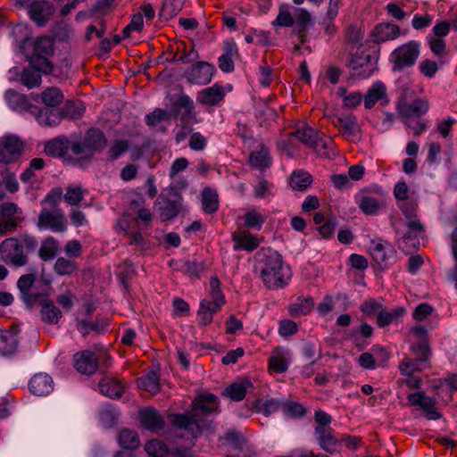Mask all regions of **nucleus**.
I'll use <instances>...</instances> for the list:
<instances>
[{
	"label": "nucleus",
	"mask_w": 457,
	"mask_h": 457,
	"mask_svg": "<svg viewBox=\"0 0 457 457\" xmlns=\"http://www.w3.org/2000/svg\"><path fill=\"white\" fill-rule=\"evenodd\" d=\"M421 362L419 359L405 357L400 361L398 368L403 375L410 376L422 370Z\"/></svg>",
	"instance_id": "bf43d9fd"
},
{
	"label": "nucleus",
	"mask_w": 457,
	"mask_h": 457,
	"mask_svg": "<svg viewBox=\"0 0 457 457\" xmlns=\"http://www.w3.org/2000/svg\"><path fill=\"white\" fill-rule=\"evenodd\" d=\"M54 53V42L49 37H41L34 45L33 55H51Z\"/></svg>",
	"instance_id": "13d9d810"
},
{
	"label": "nucleus",
	"mask_w": 457,
	"mask_h": 457,
	"mask_svg": "<svg viewBox=\"0 0 457 457\" xmlns=\"http://www.w3.org/2000/svg\"><path fill=\"white\" fill-rule=\"evenodd\" d=\"M118 441L124 449L133 450L140 445V440L137 433L129 428H123L120 431Z\"/></svg>",
	"instance_id": "ea45409f"
},
{
	"label": "nucleus",
	"mask_w": 457,
	"mask_h": 457,
	"mask_svg": "<svg viewBox=\"0 0 457 457\" xmlns=\"http://www.w3.org/2000/svg\"><path fill=\"white\" fill-rule=\"evenodd\" d=\"M407 399L411 406L420 407L428 420H436L441 418L440 413L436 409V400L428 396L424 392L410 394Z\"/></svg>",
	"instance_id": "2eb2a0df"
},
{
	"label": "nucleus",
	"mask_w": 457,
	"mask_h": 457,
	"mask_svg": "<svg viewBox=\"0 0 457 457\" xmlns=\"http://www.w3.org/2000/svg\"><path fill=\"white\" fill-rule=\"evenodd\" d=\"M314 436L320 447L328 453H336L341 445V440L332 428L314 431Z\"/></svg>",
	"instance_id": "412c9836"
},
{
	"label": "nucleus",
	"mask_w": 457,
	"mask_h": 457,
	"mask_svg": "<svg viewBox=\"0 0 457 457\" xmlns=\"http://www.w3.org/2000/svg\"><path fill=\"white\" fill-rule=\"evenodd\" d=\"M21 83L29 88L37 87L41 83V75L34 68L25 69L21 76Z\"/></svg>",
	"instance_id": "4d7b16f0"
},
{
	"label": "nucleus",
	"mask_w": 457,
	"mask_h": 457,
	"mask_svg": "<svg viewBox=\"0 0 457 457\" xmlns=\"http://www.w3.org/2000/svg\"><path fill=\"white\" fill-rule=\"evenodd\" d=\"M29 386L34 395H45L53 390V379L46 373H38L31 378Z\"/></svg>",
	"instance_id": "a878e982"
},
{
	"label": "nucleus",
	"mask_w": 457,
	"mask_h": 457,
	"mask_svg": "<svg viewBox=\"0 0 457 457\" xmlns=\"http://www.w3.org/2000/svg\"><path fill=\"white\" fill-rule=\"evenodd\" d=\"M237 54V47L234 45L228 44L224 48V54L219 57V68L225 72H230L234 70L233 56Z\"/></svg>",
	"instance_id": "8fccbe9b"
},
{
	"label": "nucleus",
	"mask_w": 457,
	"mask_h": 457,
	"mask_svg": "<svg viewBox=\"0 0 457 457\" xmlns=\"http://www.w3.org/2000/svg\"><path fill=\"white\" fill-rule=\"evenodd\" d=\"M0 257L4 262L14 267H21L28 263L23 246L15 237L6 238L0 244Z\"/></svg>",
	"instance_id": "423d86ee"
},
{
	"label": "nucleus",
	"mask_w": 457,
	"mask_h": 457,
	"mask_svg": "<svg viewBox=\"0 0 457 457\" xmlns=\"http://www.w3.org/2000/svg\"><path fill=\"white\" fill-rule=\"evenodd\" d=\"M17 348V338L11 331L0 332V354L7 355L15 352Z\"/></svg>",
	"instance_id": "de8ad7c7"
},
{
	"label": "nucleus",
	"mask_w": 457,
	"mask_h": 457,
	"mask_svg": "<svg viewBox=\"0 0 457 457\" xmlns=\"http://www.w3.org/2000/svg\"><path fill=\"white\" fill-rule=\"evenodd\" d=\"M400 35V28L392 23H380L372 31L373 41L377 44L394 40Z\"/></svg>",
	"instance_id": "393cba45"
},
{
	"label": "nucleus",
	"mask_w": 457,
	"mask_h": 457,
	"mask_svg": "<svg viewBox=\"0 0 457 457\" xmlns=\"http://www.w3.org/2000/svg\"><path fill=\"white\" fill-rule=\"evenodd\" d=\"M240 219L244 220L245 228L260 230L266 222L267 216L262 213L259 209L252 207L248 209Z\"/></svg>",
	"instance_id": "c85d7f7f"
},
{
	"label": "nucleus",
	"mask_w": 457,
	"mask_h": 457,
	"mask_svg": "<svg viewBox=\"0 0 457 457\" xmlns=\"http://www.w3.org/2000/svg\"><path fill=\"white\" fill-rule=\"evenodd\" d=\"M349 68L352 76L359 79H366L371 76L376 69L375 62L368 54H355L352 56Z\"/></svg>",
	"instance_id": "4468645a"
},
{
	"label": "nucleus",
	"mask_w": 457,
	"mask_h": 457,
	"mask_svg": "<svg viewBox=\"0 0 457 457\" xmlns=\"http://www.w3.org/2000/svg\"><path fill=\"white\" fill-rule=\"evenodd\" d=\"M210 296L209 303L220 309L225 304V297L220 290V282L217 277H212L210 280Z\"/></svg>",
	"instance_id": "3c124183"
},
{
	"label": "nucleus",
	"mask_w": 457,
	"mask_h": 457,
	"mask_svg": "<svg viewBox=\"0 0 457 457\" xmlns=\"http://www.w3.org/2000/svg\"><path fill=\"white\" fill-rule=\"evenodd\" d=\"M119 418L118 411L112 406H104L99 411V419L105 427L113 426Z\"/></svg>",
	"instance_id": "680f3d73"
},
{
	"label": "nucleus",
	"mask_w": 457,
	"mask_h": 457,
	"mask_svg": "<svg viewBox=\"0 0 457 457\" xmlns=\"http://www.w3.org/2000/svg\"><path fill=\"white\" fill-rule=\"evenodd\" d=\"M36 281L35 275L25 274L19 278L17 287L20 291V296L22 302L29 307L33 306L40 296L38 293L32 291V287Z\"/></svg>",
	"instance_id": "a211bd4d"
},
{
	"label": "nucleus",
	"mask_w": 457,
	"mask_h": 457,
	"mask_svg": "<svg viewBox=\"0 0 457 457\" xmlns=\"http://www.w3.org/2000/svg\"><path fill=\"white\" fill-rule=\"evenodd\" d=\"M87 190L81 186H69L63 195L64 201L70 205H78L87 194Z\"/></svg>",
	"instance_id": "864d4df0"
},
{
	"label": "nucleus",
	"mask_w": 457,
	"mask_h": 457,
	"mask_svg": "<svg viewBox=\"0 0 457 457\" xmlns=\"http://www.w3.org/2000/svg\"><path fill=\"white\" fill-rule=\"evenodd\" d=\"M98 356L89 350L80 351L73 356L76 370L85 375H91L96 372L98 367Z\"/></svg>",
	"instance_id": "dca6fc26"
},
{
	"label": "nucleus",
	"mask_w": 457,
	"mask_h": 457,
	"mask_svg": "<svg viewBox=\"0 0 457 457\" xmlns=\"http://www.w3.org/2000/svg\"><path fill=\"white\" fill-rule=\"evenodd\" d=\"M78 265L74 261L59 257L54 264V271L59 276H71L76 273Z\"/></svg>",
	"instance_id": "09e8293b"
},
{
	"label": "nucleus",
	"mask_w": 457,
	"mask_h": 457,
	"mask_svg": "<svg viewBox=\"0 0 457 457\" xmlns=\"http://www.w3.org/2000/svg\"><path fill=\"white\" fill-rule=\"evenodd\" d=\"M54 4L46 0H34L28 10L29 18L38 26L44 27L54 13Z\"/></svg>",
	"instance_id": "ddd939ff"
},
{
	"label": "nucleus",
	"mask_w": 457,
	"mask_h": 457,
	"mask_svg": "<svg viewBox=\"0 0 457 457\" xmlns=\"http://www.w3.org/2000/svg\"><path fill=\"white\" fill-rule=\"evenodd\" d=\"M36 116L37 122L42 126L54 127L58 125L62 120V114L56 109H50L48 107L38 109L36 113H32Z\"/></svg>",
	"instance_id": "7c9ffc66"
},
{
	"label": "nucleus",
	"mask_w": 457,
	"mask_h": 457,
	"mask_svg": "<svg viewBox=\"0 0 457 457\" xmlns=\"http://www.w3.org/2000/svg\"><path fill=\"white\" fill-rule=\"evenodd\" d=\"M313 305L314 303L312 297H299L296 302L289 306V312L295 317L307 315L312 312Z\"/></svg>",
	"instance_id": "37998d69"
},
{
	"label": "nucleus",
	"mask_w": 457,
	"mask_h": 457,
	"mask_svg": "<svg viewBox=\"0 0 457 457\" xmlns=\"http://www.w3.org/2000/svg\"><path fill=\"white\" fill-rule=\"evenodd\" d=\"M42 100L48 107H54L62 102L63 95L57 87H48L42 93Z\"/></svg>",
	"instance_id": "6e6d98bb"
},
{
	"label": "nucleus",
	"mask_w": 457,
	"mask_h": 457,
	"mask_svg": "<svg viewBox=\"0 0 457 457\" xmlns=\"http://www.w3.org/2000/svg\"><path fill=\"white\" fill-rule=\"evenodd\" d=\"M48 56L49 55H32L30 60L32 68L37 70L38 72H51L52 65L47 58Z\"/></svg>",
	"instance_id": "338daca9"
},
{
	"label": "nucleus",
	"mask_w": 457,
	"mask_h": 457,
	"mask_svg": "<svg viewBox=\"0 0 457 457\" xmlns=\"http://www.w3.org/2000/svg\"><path fill=\"white\" fill-rule=\"evenodd\" d=\"M23 220L21 207L12 202H4L0 205V235L14 231L20 221Z\"/></svg>",
	"instance_id": "6e6552de"
},
{
	"label": "nucleus",
	"mask_w": 457,
	"mask_h": 457,
	"mask_svg": "<svg viewBox=\"0 0 457 457\" xmlns=\"http://www.w3.org/2000/svg\"><path fill=\"white\" fill-rule=\"evenodd\" d=\"M145 450L151 457H168L170 451L162 441L152 439L145 445Z\"/></svg>",
	"instance_id": "49530a36"
},
{
	"label": "nucleus",
	"mask_w": 457,
	"mask_h": 457,
	"mask_svg": "<svg viewBox=\"0 0 457 457\" xmlns=\"http://www.w3.org/2000/svg\"><path fill=\"white\" fill-rule=\"evenodd\" d=\"M170 114L162 109H155L145 116V123L150 127H155L164 120H170Z\"/></svg>",
	"instance_id": "0e129e2a"
},
{
	"label": "nucleus",
	"mask_w": 457,
	"mask_h": 457,
	"mask_svg": "<svg viewBox=\"0 0 457 457\" xmlns=\"http://www.w3.org/2000/svg\"><path fill=\"white\" fill-rule=\"evenodd\" d=\"M231 238L234 242L233 249L235 251L245 250L246 252H253L259 247L261 243V238L247 229L235 230L231 235Z\"/></svg>",
	"instance_id": "f3484780"
},
{
	"label": "nucleus",
	"mask_w": 457,
	"mask_h": 457,
	"mask_svg": "<svg viewBox=\"0 0 457 457\" xmlns=\"http://www.w3.org/2000/svg\"><path fill=\"white\" fill-rule=\"evenodd\" d=\"M408 90L398 99L396 104L397 113L401 120L420 117L426 114L429 109V103L425 98H417L411 103L408 102Z\"/></svg>",
	"instance_id": "0eeeda50"
},
{
	"label": "nucleus",
	"mask_w": 457,
	"mask_h": 457,
	"mask_svg": "<svg viewBox=\"0 0 457 457\" xmlns=\"http://www.w3.org/2000/svg\"><path fill=\"white\" fill-rule=\"evenodd\" d=\"M23 142L16 136H6L0 140V162L12 163L18 160L23 152Z\"/></svg>",
	"instance_id": "9b49d317"
},
{
	"label": "nucleus",
	"mask_w": 457,
	"mask_h": 457,
	"mask_svg": "<svg viewBox=\"0 0 457 457\" xmlns=\"http://www.w3.org/2000/svg\"><path fill=\"white\" fill-rule=\"evenodd\" d=\"M41 320L48 324H57L62 318L61 310L51 300H44L40 303Z\"/></svg>",
	"instance_id": "cd10ccee"
},
{
	"label": "nucleus",
	"mask_w": 457,
	"mask_h": 457,
	"mask_svg": "<svg viewBox=\"0 0 457 457\" xmlns=\"http://www.w3.org/2000/svg\"><path fill=\"white\" fill-rule=\"evenodd\" d=\"M203 209L207 213H212L218 210V195L214 190L205 188L202 194Z\"/></svg>",
	"instance_id": "603ef678"
},
{
	"label": "nucleus",
	"mask_w": 457,
	"mask_h": 457,
	"mask_svg": "<svg viewBox=\"0 0 457 457\" xmlns=\"http://www.w3.org/2000/svg\"><path fill=\"white\" fill-rule=\"evenodd\" d=\"M262 263L261 278L269 289L280 288L288 283L291 271L287 266H284L282 258L277 252L268 254Z\"/></svg>",
	"instance_id": "7ed1b4c3"
},
{
	"label": "nucleus",
	"mask_w": 457,
	"mask_h": 457,
	"mask_svg": "<svg viewBox=\"0 0 457 457\" xmlns=\"http://www.w3.org/2000/svg\"><path fill=\"white\" fill-rule=\"evenodd\" d=\"M386 98V87L381 81L375 82L363 96L364 107L371 109L379 100Z\"/></svg>",
	"instance_id": "bb28decb"
},
{
	"label": "nucleus",
	"mask_w": 457,
	"mask_h": 457,
	"mask_svg": "<svg viewBox=\"0 0 457 457\" xmlns=\"http://www.w3.org/2000/svg\"><path fill=\"white\" fill-rule=\"evenodd\" d=\"M332 123L347 141L356 143L361 139V126L354 115L337 116L332 120Z\"/></svg>",
	"instance_id": "1a4fd4ad"
},
{
	"label": "nucleus",
	"mask_w": 457,
	"mask_h": 457,
	"mask_svg": "<svg viewBox=\"0 0 457 457\" xmlns=\"http://www.w3.org/2000/svg\"><path fill=\"white\" fill-rule=\"evenodd\" d=\"M69 141L64 137H58L48 141L45 145V153L52 157H62L69 150Z\"/></svg>",
	"instance_id": "2f4dec72"
},
{
	"label": "nucleus",
	"mask_w": 457,
	"mask_h": 457,
	"mask_svg": "<svg viewBox=\"0 0 457 457\" xmlns=\"http://www.w3.org/2000/svg\"><path fill=\"white\" fill-rule=\"evenodd\" d=\"M295 22L298 29L299 34L303 33L312 21L310 12L303 8L295 9Z\"/></svg>",
	"instance_id": "e2e57ef3"
},
{
	"label": "nucleus",
	"mask_w": 457,
	"mask_h": 457,
	"mask_svg": "<svg viewBox=\"0 0 457 457\" xmlns=\"http://www.w3.org/2000/svg\"><path fill=\"white\" fill-rule=\"evenodd\" d=\"M420 43L410 41L393 51L391 61L394 63V71H401L414 65L420 55Z\"/></svg>",
	"instance_id": "39448f33"
},
{
	"label": "nucleus",
	"mask_w": 457,
	"mask_h": 457,
	"mask_svg": "<svg viewBox=\"0 0 457 457\" xmlns=\"http://www.w3.org/2000/svg\"><path fill=\"white\" fill-rule=\"evenodd\" d=\"M138 418L141 425L152 432H158L164 427L163 417L154 408L140 410Z\"/></svg>",
	"instance_id": "4be33fe9"
},
{
	"label": "nucleus",
	"mask_w": 457,
	"mask_h": 457,
	"mask_svg": "<svg viewBox=\"0 0 457 457\" xmlns=\"http://www.w3.org/2000/svg\"><path fill=\"white\" fill-rule=\"evenodd\" d=\"M253 387V384L249 379H244L241 382H236L228 386L225 390L226 395L231 400L242 401L249 388Z\"/></svg>",
	"instance_id": "72a5a7b5"
},
{
	"label": "nucleus",
	"mask_w": 457,
	"mask_h": 457,
	"mask_svg": "<svg viewBox=\"0 0 457 457\" xmlns=\"http://www.w3.org/2000/svg\"><path fill=\"white\" fill-rule=\"evenodd\" d=\"M137 386L140 389L155 394L159 391V375L156 371L151 370L145 375L137 378Z\"/></svg>",
	"instance_id": "e433bc0d"
},
{
	"label": "nucleus",
	"mask_w": 457,
	"mask_h": 457,
	"mask_svg": "<svg viewBox=\"0 0 457 457\" xmlns=\"http://www.w3.org/2000/svg\"><path fill=\"white\" fill-rule=\"evenodd\" d=\"M269 368L278 373L287 371L288 368V361L286 351L280 347L276 348L270 357Z\"/></svg>",
	"instance_id": "473e14b6"
},
{
	"label": "nucleus",
	"mask_w": 457,
	"mask_h": 457,
	"mask_svg": "<svg viewBox=\"0 0 457 457\" xmlns=\"http://www.w3.org/2000/svg\"><path fill=\"white\" fill-rule=\"evenodd\" d=\"M337 96L342 99L343 104L346 108H355L361 104L363 96L357 91L348 92L345 87H339Z\"/></svg>",
	"instance_id": "c03bdc74"
},
{
	"label": "nucleus",
	"mask_w": 457,
	"mask_h": 457,
	"mask_svg": "<svg viewBox=\"0 0 457 457\" xmlns=\"http://www.w3.org/2000/svg\"><path fill=\"white\" fill-rule=\"evenodd\" d=\"M370 254L373 260L380 266L386 267L393 263L396 258V251L388 243H372Z\"/></svg>",
	"instance_id": "aec40b11"
},
{
	"label": "nucleus",
	"mask_w": 457,
	"mask_h": 457,
	"mask_svg": "<svg viewBox=\"0 0 457 457\" xmlns=\"http://www.w3.org/2000/svg\"><path fill=\"white\" fill-rule=\"evenodd\" d=\"M84 140L93 152L101 150L107 145V140L104 133L96 129H88Z\"/></svg>",
	"instance_id": "58836bf2"
},
{
	"label": "nucleus",
	"mask_w": 457,
	"mask_h": 457,
	"mask_svg": "<svg viewBox=\"0 0 457 457\" xmlns=\"http://www.w3.org/2000/svg\"><path fill=\"white\" fill-rule=\"evenodd\" d=\"M295 137L300 142L312 148L319 155H328L327 149L331 144V139L323 133L316 131L304 124L299 126L296 130L290 134Z\"/></svg>",
	"instance_id": "20e7f679"
},
{
	"label": "nucleus",
	"mask_w": 457,
	"mask_h": 457,
	"mask_svg": "<svg viewBox=\"0 0 457 457\" xmlns=\"http://www.w3.org/2000/svg\"><path fill=\"white\" fill-rule=\"evenodd\" d=\"M186 0H164L161 10V16L165 20L176 16L182 9Z\"/></svg>",
	"instance_id": "5fc2aeb1"
},
{
	"label": "nucleus",
	"mask_w": 457,
	"mask_h": 457,
	"mask_svg": "<svg viewBox=\"0 0 457 457\" xmlns=\"http://www.w3.org/2000/svg\"><path fill=\"white\" fill-rule=\"evenodd\" d=\"M312 182V175L304 170H299L292 173L290 177V186L295 190L303 191Z\"/></svg>",
	"instance_id": "a19ab883"
},
{
	"label": "nucleus",
	"mask_w": 457,
	"mask_h": 457,
	"mask_svg": "<svg viewBox=\"0 0 457 457\" xmlns=\"http://www.w3.org/2000/svg\"><path fill=\"white\" fill-rule=\"evenodd\" d=\"M357 204L359 208L365 214L369 215L376 214L381 205L380 202L376 197L365 194L357 196Z\"/></svg>",
	"instance_id": "79ce46f5"
},
{
	"label": "nucleus",
	"mask_w": 457,
	"mask_h": 457,
	"mask_svg": "<svg viewBox=\"0 0 457 457\" xmlns=\"http://www.w3.org/2000/svg\"><path fill=\"white\" fill-rule=\"evenodd\" d=\"M407 231L398 238L399 247L407 252L415 248L419 244V237H422L425 229L418 216L406 220Z\"/></svg>",
	"instance_id": "9d476101"
},
{
	"label": "nucleus",
	"mask_w": 457,
	"mask_h": 457,
	"mask_svg": "<svg viewBox=\"0 0 457 457\" xmlns=\"http://www.w3.org/2000/svg\"><path fill=\"white\" fill-rule=\"evenodd\" d=\"M215 68L207 62H196L185 71L186 79L193 84L206 85L211 82Z\"/></svg>",
	"instance_id": "f8f14e48"
},
{
	"label": "nucleus",
	"mask_w": 457,
	"mask_h": 457,
	"mask_svg": "<svg viewBox=\"0 0 457 457\" xmlns=\"http://www.w3.org/2000/svg\"><path fill=\"white\" fill-rule=\"evenodd\" d=\"M220 308L209 303V300L204 299L200 303L197 312L198 323L202 326H207L212 323L213 314L220 312Z\"/></svg>",
	"instance_id": "f704fd0d"
},
{
	"label": "nucleus",
	"mask_w": 457,
	"mask_h": 457,
	"mask_svg": "<svg viewBox=\"0 0 457 457\" xmlns=\"http://www.w3.org/2000/svg\"><path fill=\"white\" fill-rule=\"evenodd\" d=\"M4 97L8 105L14 111L29 113H36L37 111V106L29 104L23 95L12 89L6 91Z\"/></svg>",
	"instance_id": "5701e85b"
},
{
	"label": "nucleus",
	"mask_w": 457,
	"mask_h": 457,
	"mask_svg": "<svg viewBox=\"0 0 457 457\" xmlns=\"http://www.w3.org/2000/svg\"><path fill=\"white\" fill-rule=\"evenodd\" d=\"M249 162L252 167L258 169L268 168L271 164V158L269 150L262 145L260 149L251 153Z\"/></svg>",
	"instance_id": "c9c22d12"
},
{
	"label": "nucleus",
	"mask_w": 457,
	"mask_h": 457,
	"mask_svg": "<svg viewBox=\"0 0 457 457\" xmlns=\"http://www.w3.org/2000/svg\"><path fill=\"white\" fill-rule=\"evenodd\" d=\"M98 386L103 395L110 398H120L125 392L126 383L117 378L104 377Z\"/></svg>",
	"instance_id": "b1692460"
},
{
	"label": "nucleus",
	"mask_w": 457,
	"mask_h": 457,
	"mask_svg": "<svg viewBox=\"0 0 457 457\" xmlns=\"http://www.w3.org/2000/svg\"><path fill=\"white\" fill-rule=\"evenodd\" d=\"M225 96V88L219 84H214L212 87L202 89L197 94L196 101L204 106H216L223 102Z\"/></svg>",
	"instance_id": "6ab92c4d"
},
{
	"label": "nucleus",
	"mask_w": 457,
	"mask_h": 457,
	"mask_svg": "<svg viewBox=\"0 0 457 457\" xmlns=\"http://www.w3.org/2000/svg\"><path fill=\"white\" fill-rule=\"evenodd\" d=\"M283 402L277 399H267L263 403L260 400H257L253 405V410L256 412H262L265 416H269L279 409H282Z\"/></svg>",
	"instance_id": "a18cd8bd"
},
{
	"label": "nucleus",
	"mask_w": 457,
	"mask_h": 457,
	"mask_svg": "<svg viewBox=\"0 0 457 457\" xmlns=\"http://www.w3.org/2000/svg\"><path fill=\"white\" fill-rule=\"evenodd\" d=\"M282 411L285 415L294 418L303 417L306 413L305 408L299 403L295 402H283Z\"/></svg>",
	"instance_id": "052dcab7"
},
{
	"label": "nucleus",
	"mask_w": 457,
	"mask_h": 457,
	"mask_svg": "<svg viewBox=\"0 0 457 457\" xmlns=\"http://www.w3.org/2000/svg\"><path fill=\"white\" fill-rule=\"evenodd\" d=\"M405 313L406 311L403 307L395 308L391 312H386L382 309L377 316V323L379 327H386L399 320Z\"/></svg>",
	"instance_id": "4c0bfd02"
},
{
	"label": "nucleus",
	"mask_w": 457,
	"mask_h": 457,
	"mask_svg": "<svg viewBox=\"0 0 457 457\" xmlns=\"http://www.w3.org/2000/svg\"><path fill=\"white\" fill-rule=\"evenodd\" d=\"M71 154L79 158H89L93 154V151L89 148L85 140L82 142H72L70 148Z\"/></svg>",
	"instance_id": "774afa93"
},
{
	"label": "nucleus",
	"mask_w": 457,
	"mask_h": 457,
	"mask_svg": "<svg viewBox=\"0 0 457 457\" xmlns=\"http://www.w3.org/2000/svg\"><path fill=\"white\" fill-rule=\"evenodd\" d=\"M411 351L416 359L426 361L430 355V349L426 339H422L418 345L411 346Z\"/></svg>",
	"instance_id": "69168bd1"
},
{
	"label": "nucleus",
	"mask_w": 457,
	"mask_h": 457,
	"mask_svg": "<svg viewBox=\"0 0 457 457\" xmlns=\"http://www.w3.org/2000/svg\"><path fill=\"white\" fill-rule=\"evenodd\" d=\"M59 242L54 237H46L40 244L38 256L44 262L54 260L59 252Z\"/></svg>",
	"instance_id": "c756f323"
},
{
	"label": "nucleus",
	"mask_w": 457,
	"mask_h": 457,
	"mask_svg": "<svg viewBox=\"0 0 457 457\" xmlns=\"http://www.w3.org/2000/svg\"><path fill=\"white\" fill-rule=\"evenodd\" d=\"M62 189L53 188L41 202L42 209L38 215L37 227L40 229H50L63 233L67 230V220L63 211L59 208Z\"/></svg>",
	"instance_id": "f257e3e1"
},
{
	"label": "nucleus",
	"mask_w": 457,
	"mask_h": 457,
	"mask_svg": "<svg viewBox=\"0 0 457 457\" xmlns=\"http://www.w3.org/2000/svg\"><path fill=\"white\" fill-rule=\"evenodd\" d=\"M218 408L217 397L212 394L199 395L195 401L193 410L186 414H174L171 416V422L174 426L187 430L192 437H196L201 431L199 420L196 418L197 411L204 413L215 411Z\"/></svg>",
	"instance_id": "f03ea898"
}]
</instances>
